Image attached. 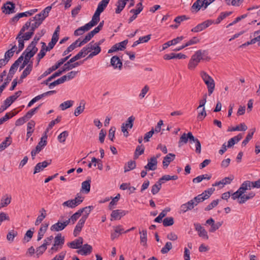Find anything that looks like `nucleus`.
Returning a JSON list of instances; mask_svg holds the SVG:
<instances>
[{
  "instance_id": "obj_1",
  "label": "nucleus",
  "mask_w": 260,
  "mask_h": 260,
  "mask_svg": "<svg viewBox=\"0 0 260 260\" xmlns=\"http://www.w3.org/2000/svg\"><path fill=\"white\" fill-rule=\"evenodd\" d=\"M201 76L207 85L208 90V94L210 95L213 92L215 88V82L214 80L206 72L202 71Z\"/></svg>"
},
{
  "instance_id": "obj_2",
  "label": "nucleus",
  "mask_w": 260,
  "mask_h": 260,
  "mask_svg": "<svg viewBox=\"0 0 260 260\" xmlns=\"http://www.w3.org/2000/svg\"><path fill=\"white\" fill-rule=\"evenodd\" d=\"M104 24V21L102 20L101 21L99 24V25L94 28V29H93L92 31L88 33L84 38L83 39V40L79 44V46H81L82 45L86 44L88 41H89L93 36L100 32V30L102 29V28L103 27Z\"/></svg>"
},
{
  "instance_id": "obj_3",
  "label": "nucleus",
  "mask_w": 260,
  "mask_h": 260,
  "mask_svg": "<svg viewBox=\"0 0 260 260\" xmlns=\"http://www.w3.org/2000/svg\"><path fill=\"white\" fill-rule=\"evenodd\" d=\"M205 54H207V50H199L195 52L191 58L194 59V61L196 62V64H198L201 60L209 61L211 59L209 56L202 57V55L205 56Z\"/></svg>"
},
{
  "instance_id": "obj_4",
  "label": "nucleus",
  "mask_w": 260,
  "mask_h": 260,
  "mask_svg": "<svg viewBox=\"0 0 260 260\" xmlns=\"http://www.w3.org/2000/svg\"><path fill=\"white\" fill-rule=\"evenodd\" d=\"M194 137L193 136L191 132H189L188 133H183L180 137L179 142L178 146L181 147L184 144H186L188 142L192 143V141L194 140Z\"/></svg>"
},
{
  "instance_id": "obj_5",
  "label": "nucleus",
  "mask_w": 260,
  "mask_h": 260,
  "mask_svg": "<svg viewBox=\"0 0 260 260\" xmlns=\"http://www.w3.org/2000/svg\"><path fill=\"white\" fill-rule=\"evenodd\" d=\"M213 23H214V20H213L212 19L207 20L203 22L202 23L198 24L196 26L192 28L191 29V31L192 32H198L201 31L206 29L209 26H210Z\"/></svg>"
},
{
  "instance_id": "obj_6",
  "label": "nucleus",
  "mask_w": 260,
  "mask_h": 260,
  "mask_svg": "<svg viewBox=\"0 0 260 260\" xmlns=\"http://www.w3.org/2000/svg\"><path fill=\"white\" fill-rule=\"evenodd\" d=\"M15 5L12 2H7L2 7L3 13L10 14L15 13Z\"/></svg>"
},
{
  "instance_id": "obj_7",
  "label": "nucleus",
  "mask_w": 260,
  "mask_h": 260,
  "mask_svg": "<svg viewBox=\"0 0 260 260\" xmlns=\"http://www.w3.org/2000/svg\"><path fill=\"white\" fill-rule=\"evenodd\" d=\"M86 219V215H83L80 219L74 230L73 235L75 237H77L79 234Z\"/></svg>"
},
{
  "instance_id": "obj_8",
  "label": "nucleus",
  "mask_w": 260,
  "mask_h": 260,
  "mask_svg": "<svg viewBox=\"0 0 260 260\" xmlns=\"http://www.w3.org/2000/svg\"><path fill=\"white\" fill-rule=\"evenodd\" d=\"M128 211L119 209L113 210L111 214V220H119L122 217L128 213Z\"/></svg>"
},
{
  "instance_id": "obj_9",
  "label": "nucleus",
  "mask_w": 260,
  "mask_h": 260,
  "mask_svg": "<svg viewBox=\"0 0 260 260\" xmlns=\"http://www.w3.org/2000/svg\"><path fill=\"white\" fill-rule=\"evenodd\" d=\"M23 56L22 55L20 56L15 61V62L12 64L11 67H10L9 74L8 76L11 77L13 78V75L17 71V68L20 64V63L23 61Z\"/></svg>"
},
{
  "instance_id": "obj_10",
  "label": "nucleus",
  "mask_w": 260,
  "mask_h": 260,
  "mask_svg": "<svg viewBox=\"0 0 260 260\" xmlns=\"http://www.w3.org/2000/svg\"><path fill=\"white\" fill-rule=\"evenodd\" d=\"M92 249V247L90 245L85 244L76 252L82 255H88L91 253Z\"/></svg>"
},
{
  "instance_id": "obj_11",
  "label": "nucleus",
  "mask_w": 260,
  "mask_h": 260,
  "mask_svg": "<svg viewBox=\"0 0 260 260\" xmlns=\"http://www.w3.org/2000/svg\"><path fill=\"white\" fill-rule=\"evenodd\" d=\"M194 225L196 230L198 232V235L200 237L206 240L209 239L207 232L205 230L204 227L202 226V225L199 223H194Z\"/></svg>"
},
{
  "instance_id": "obj_12",
  "label": "nucleus",
  "mask_w": 260,
  "mask_h": 260,
  "mask_svg": "<svg viewBox=\"0 0 260 260\" xmlns=\"http://www.w3.org/2000/svg\"><path fill=\"white\" fill-rule=\"evenodd\" d=\"M83 243V239L81 237H79L78 239L69 242L67 243V245L71 248L72 249H80Z\"/></svg>"
},
{
  "instance_id": "obj_13",
  "label": "nucleus",
  "mask_w": 260,
  "mask_h": 260,
  "mask_svg": "<svg viewBox=\"0 0 260 260\" xmlns=\"http://www.w3.org/2000/svg\"><path fill=\"white\" fill-rule=\"evenodd\" d=\"M47 135L46 134H44V135L41 139L40 141L38 143L35 149L32 150L36 152L37 153H39L47 144Z\"/></svg>"
},
{
  "instance_id": "obj_14",
  "label": "nucleus",
  "mask_w": 260,
  "mask_h": 260,
  "mask_svg": "<svg viewBox=\"0 0 260 260\" xmlns=\"http://www.w3.org/2000/svg\"><path fill=\"white\" fill-rule=\"evenodd\" d=\"M94 42L93 41H92V42H91L90 43H89L88 44V50L87 51H89V52L91 51V50H93V51L91 52L88 55V56L85 58L83 60H82L83 62L86 60H87L88 59H90V58H92L93 56L99 54L100 52V48H93V46H92V44Z\"/></svg>"
},
{
  "instance_id": "obj_15",
  "label": "nucleus",
  "mask_w": 260,
  "mask_h": 260,
  "mask_svg": "<svg viewBox=\"0 0 260 260\" xmlns=\"http://www.w3.org/2000/svg\"><path fill=\"white\" fill-rule=\"evenodd\" d=\"M187 56L181 53H171L170 54H166L164 55V59L165 60H170L171 59L178 58V59H185Z\"/></svg>"
},
{
  "instance_id": "obj_16",
  "label": "nucleus",
  "mask_w": 260,
  "mask_h": 260,
  "mask_svg": "<svg viewBox=\"0 0 260 260\" xmlns=\"http://www.w3.org/2000/svg\"><path fill=\"white\" fill-rule=\"evenodd\" d=\"M111 65L114 68V69L118 68L121 70L122 67V62L120 59L119 57L117 56H113L111 58Z\"/></svg>"
},
{
  "instance_id": "obj_17",
  "label": "nucleus",
  "mask_w": 260,
  "mask_h": 260,
  "mask_svg": "<svg viewBox=\"0 0 260 260\" xmlns=\"http://www.w3.org/2000/svg\"><path fill=\"white\" fill-rule=\"evenodd\" d=\"M194 202L190 200L181 206L180 213H185L188 210H191L194 208Z\"/></svg>"
},
{
  "instance_id": "obj_18",
  "label": "nucleus",
  "mask_w": 260,
  "mask_h": 260,
  "mask_svg": "<svg viewBox=\"0 0 260 260\" xmlns=\"http://www.w3.org/2000/svg\"><path fill=\"white\" fill-rule=\"evenodd\" d=\"M246 190L242 183L239 188L233 193H232V199L235 200L237 199H239L243 194L246 192Z\"/></svg>"
},
{
  "instance_id": "obj_19",
  "label": "nucleus",
  "mask_w": 260,
  "mask_h": 260,
  "mask_svg": "<svg viewBox=\"0 0 260 260\" xmlns=\"http://www.w3.org/2000/svg\"><path fill=\"white\" fill-rule=\"evenodd\" d=\"M184 39L183 36L178 37L176 38H175L171 41H168L167 42L164 43L162 45V50H165L168 48L169 47L174 45L180 42Z\"/></svg>"
},
{
  "instance_id": "obj_20",
  "label": "nucleus",
  "mask_w": 260,
  "mask_h": 260,
  "mask_svg": "<svg viewBox=\"0 0 260 260\" xmlns=\"http://www.w3.org/2000/svg\"><path fill=\"white\" fill-rule=\"evenodd\" d=\"M175 156L176 155L175 154L170 153L164 157L162 161V165L164 169H166L169 165L170 163L174 160Z\"/></svg>"
},
{
  "instance_id": "obj_21",
  "label": "nucleus",
  "mask_w": 260,
  "mask_h": 260,
  "mask_svg": "<svg viewBox=\"0 0 260 260\" xmlns=\"http://www.w3.org/2000/svg\"><path fill=\"white\" fill-rule=\"evenodd\" d=\"M11 200L12 197L10 194H5L4 195L1 200L0 209L7 207L9 204H10Z\"/></svg>"
},
{
  "instance_id": "obj_22",
  "label": "nucleus",
  "mask_w": 260,
  "mask_h": 260,
  "mask_svg": "<svg viewBox=\"0 0 260 260\" xmlns=\"http://www.w3.org/2000/svg\"><path fill=\"white\" fill-rule=\"evenodd\" d=\"M243 136L242 134H239L237 136H235L230 139L228 142L227 147L231 148L235 144L237 143L242 139Z\"/></svg>"
},
{
  "instance_id": "obj_23",
  "label": "nucleus",
  "mask_w": 260,
  "mask_h": 260,
  "mask_svg": "<svg viewBox=\"0 0 260 260\" xmlns=\"http://www.w3.org/2000/svg\"><path fill=\"white\" fill-rule=\"evenodd\" d=\"M76 61H77V60L74 59V58L72 57L66 62L67 66L68 67L69 70H71L83 63L82 61L75 62Z\"/></svg>"
},
{
  "instance_id": "obj_24",
  "label": "nucleus",
  "mask_w": 260,
  "mask_h": 260,
  "mask_svg": "<svg viewBox=\"0 0 260 260\" xmlns=\"http://www.w3.org/2000/svg\"><path fill=\"white\" fill-rule=\"evenodd\" d=\"M65 239L64 237L61 236V234H58L54 238V244L55 245L58 246L61 248H62L63 245L64 243Z\"/></svg>"
},
{
  "instance_id": "obj_25",
  "label": "nucleus",
  "mask_w": 260,
  "mask_h": 260,
  "mask_svg": "<svg viewBox=\"0 0 260 260\" xmlns=\"http://www.w3.org/2000/svg\"><path fill=\"white\" fill-rule=\"evenodd\" d=\"M88 50V45L85 47H84L75 56L73 57L74 59H76L78 60L80 59L81 57H85L89 52V51H87Z\"/></svg>"
},
{
  "instance_id": "obj_26",
  "label": "nucleus",
  "mask_w": 260,
  "mask_h": 260,
  "mask_svg": "<svg viewBox=\"0 0 260 260\" xmlns=\"http://www.w3.org/2000/svg\"><path fill=\"white\" fill-rule=\"evenodd\" d=\"M128 0H118L117 2V8L115 10L116 14H119L123 10Z\"/></svg>"
},
{
  "instance_id": "obj_27",
  "label": "nucleus",
  "mask_w": 260,
  "mask_h": 260,
  "mask_svg": "<svg viewBox=\"0 0 260 260\" xmlns=\"http://www.w3.org/2000/svg\"><path fill=\"white\" fill-rule=\"evenodd\" d=\"M90 183H91V179L90 178L88 180L83 181L81 185V191H83L85 193H88L89 192L90 190Z\"/></svg>"
},
{
  "instance_id": "obj_28",
  "label": "nucleus",
  "mask_w": 260,
  "mask_h": 260,
  "mask_svg": "<svg viewBox=\"0 0 260 260\" xmlns=\"http://www.w3.org/2000/svg\"><path fill=\"white\" fill-rule=\"evenodd\" d=\"M109 1L110 0H102L99 3L95 11L100 14L102 13L107 7Z\"/></svg>"
},
{
  "instance_id": "obj_29",
  "label": "nucleus",
  "mask_w": 260,
  "mask_h": 260,
  "mask_svg": "<svg viewBox=\"0 0 260 260\" xmlns=\"http://www.w3.org/2000/svg\"><path fill=\"white\" fill-rule=\"evenodd\" d=\"M247 129V126L244 123H241L239 125H237L235 127H229L228 132H234V131H245Z\"/></svg>"
},
{
  "instance_id": "obj_30",
  "label": "nucleus",
  "mask_w": 260,
  "mask_h": 260,
  "mask_svg": "<svg viewBox=\"0 0 260 260\" xmlns=\"http://www.w3.org/2000/svg\"><path fill=\"white\" fill-rule=\"evenodd\" d=\"M255 128L250 129L246 136L245 139L242 143V146H245L249 141L252 138L253 135L255 132Z\"/></svg>"
},
{
  "instance_id": "obj_31",
  "label": "nucleus",
  "mask_w": 260,
  "mask_h": 260,
  "mask_svg": "<svg viewBox=\"0 0 260 260\" xmlns=\"http://www.w3.org/2000/svg\"><path fill=\"white\" fill-rule=\"evenodd\" d=\"M140 234V243L144 246H147V230L146 229L143 230L142 231H139Z\"/></svg>"
},
{
  "instance_id": "obj_32",
  "label": "nucleus",
  "mask_w": 260,
  "mask_h": 260,
  "mask_svg": "<svg viewBox=\"0 0 260 260\" xmlns=\"http://www.w3.org/2000/svg\"><path fill=\"white\" fill-rule=\"evenodd\" d=\"M49 224L46 223L45 224H41V226L38 232V238L37 241H39L42 239L43 238L44 234L45 233L46 231H47V229L48 228Z\"/></svg>"
},
{
  "instance_id": "obj_33",
  "label": "nucleus",
  "mask_w": 260,
  "mask_h": 260,
  "mask_svg": "<svg viewBox=\"0 0 260 260\" xmlns=\"http://www.w3.org/2000/svg\"><path fill=\"white\" fill-rule=\"evenodd\" d=\"M100 13L96 11L95 12L94 14L92 16V20L89 22H88V23L91 26V27L96 25L100 21Z\"/></svg>"
},
{
  "instance_id": "obj_34",
  "label": "nucleus",
  "mask_w": 260,
  "mask_h": 260,
  "mask_svg": "<svg viewBox=\"0 0 260 260\" xmlns=\"http://www.w3.org/2000/svg\"><path fill=\"white\" fill-rule=\"evenodd\" d=\"M85 209L86 208H81L71 216V219L73 223H74L77 221L82 213L85 210Z\"/></svg>"
},
{
  "instance_id": "obj_35",
  "label": "nucleus",
  "mask_w": 260,
  "mask_h": 260,
  "mask_svg": "<svg viewBox=\"0 0 260 260\" xmlns=\"http://www.w3.org/2000/svg\"><path fill=\"white\" fill-rule=\"evenodd\" d=\"M47 244L44 243L42 245L37 248L36 249V256L39 258L40 255H42L47 249Z\"/></svg>"
},
{
  "instance_id": "obj_36",
  "label": "nucleus",
  "mask_w": 260,
  "mask_h": 260,
  "mask_svg": "<svg viewBox=\"0 0 260 260\" xmlns=\"http://www.w3.org/2000/svg\"><path fill=\"white\" fill-rule=\"evenodd\" d=\"M135 119V117L133 116L129 117L125 121V123H122V126H123L125 128H132L133 126Z\"/></svg>"
},
{
  "instance_id": "obj_37",
  "label": "nucleus",
  "mask_w": 260,
  "mask_h": 260,
  "mask_svg": "<svg viewBox=\"0 0 260 260\" xmlns=\"http://www.w3.org/2000/svg\"><path fill=\"white\" fill-rule=\"evenodd\" d=\"M207 199L206 196L202 192L201 194L198 195L191 200L194 202V205L197 206L199 203L202 202Z\"/></svg>"
},
{
  "instance_id": "obj_38",
  "label": "nucleus",
  "mask_w": 260,
  "mask_h": 260,
  "mask_svg": "<svg viewBox=\"0 0 260 260\" xmlns=\"http://www.w3.org/2000/svg\"><path fill=\"white\" fill-rule=\"evenodd\" d=\"M148 167H150L151 171H154L157 168V161L156 160V157H151L148 159Z\"/></svg>"
},
{
  "instance_id": "obj_39",
  "label": "nucleus",
  "mask_w": 260,
  "mask_h": 260,
  "mask_svg": "<svg viewBox=\"0 0 260 260\" xmlns=\"http://www.w3.org/2000/svg\"><path fill=\"white\" fill-rule=\"evenodd\" d=\"M65 228L62 224V223L60 221H58L57 223L53 224L50 228L51 231L54 232L62 231Z\"/></svg>"
},
{
  "instance_id": "obj_40",
  "label": "nucleus",
  "mask_w": 260,
  "mask_h": 260,
  "mask_svg": "<svg viewBox=\"0 0 260 260\" xmlns=\"http://www.w3.org/2000/svg\"><path fill=\"white\" fill-rule=\"evenodd\" d=\"M232 13V12H221L216 20L215 21H214L213 23L216 24L220 23L222 20L225 19L226 17L230 16Z\"/></svg>"
},
{
  "instance_id": "obj_41",
  "label": "nucleus",
  "mask_w": 260,
  "mask_h": 260,
  "mask_svg": "<svg viewBox=\"0 0 260 260\" xmlns=\"http://www.w3.org/2000/svg\"><path fill=\"white\" fill-rule=\"evenodd\" d=\"M136 167V162L135 160H129L128 161L127 164L125 165L124 169V172H127L128 171H129L131 170H132L134 169Z\"/></svg>"
},
{
  "instance_id": "obj_42",
  "label": "nucleus",
  "mask_w": 260,
  "mask_h": 260,
  "mask_svg": "<svg viewBox=\"0 0 260 260\" xmlns=\"http://www.w3.org/2000/svg\"><path fill=\"white\" fill-rule=\"evenodd\" d=\"M36 44L30 43L26 47V50L34 56L38 51V48L36 47Z\"/></svg>"
},
{
  "instance_id": "obj_43",
  "label": "nucleus",
  "mask_w": 260,
  "mask_h": 260,
  "mask_svg": "<svg viewBox=\"0 0 260 260\" xmlns=\"http://www.w3.org/2000/svg\"><path fill=\"white\" fill-rule=\"evenodd\" d=\"M17 114V112H10L7 113L5 115L0 118V125L3 124L4 122L7 121L8 120L11 119L14 116H15Z\"/></svg>"
},
{
  "instance_id": "obj_44",
  "label": "nucleus",
  "mask_w": 260,
  "mask_h": 260,
  "mask_svg": "<svg viewBox=\"0 0 260 260\" xmlns=\"http://www.w3.org/2000/svg\"><path fill=\"white\" fill-rule=\"evenodd\" d=\"M202 0H197L191 6V10L192 12H195L196 13L199 12L200 10L203 8L202 3Z\"/></svg>"
},
{
  "instance_id": "obj_45",
  "label": "nucleus",
  "mask_w": 260,
  "mask_h": 260,
  "mask_svg": "<svg viewBox=\"0 0 260 260\" xmlns=\"http://www.w3.org/2000/svg\"><path fill=\"white\" fill-rule=\"evenodd\" d=\"M32 230L33 231H31V229L28 230L25 234L24 237L23 239V242L24 243L25 242H28L31 239L34 234V228H32Z\"/></svg>"
},
{
  "instance_id": "obj_46",
  "label": "nucleus",
  "mask_w": 260,
  "mask_h": 260,
  "mask_svg": "<svg viewBox=\"0 0 260 260\" xmlns=\"http://www.w3.org/2000/svg\"><path fill=\"white\" fill-rule=\"evenodd\" d=\"M23 56V61L27 63V64L30 63L31 61H32V60H30V59L34 56L33 55H31L28 51H27L26 49L25 51L23 52L22 54L21 55Z\"/></svg>"
},
{
  "instance_id": "obj_47",
  "label": "nucleus",
  "mask_w": 260,
  "mask_h": 260,
  "mask_svg": "<svg viewBox=\"0 0 260 260\" xmlns=\"http://www.w3.org/2000/svg\"><path fill=\"white\" fill-rule=\"evenodd\" d=\"M12 143L11 138L10 136L7 137L5 141H4L0 144V151H3L10 145H11Z\"/></svg>"
},
{
  "instance_id": "obj_48",
  "label": "nucleus",
  "mask_w": 260,
  "mask_h": 260,
  "mask_svg": "<svg viewBox=\"0 0 260 260\" xmlns=\"http://www.w3.org/2000/svg\"><path fill=\"white\" fill-rule=\"evenodd\" d=\"M26 66V68L23 70L22 73V77H24V76L27 77L28 75L30 74L33 68V61H31L30 63L27 64Z\"/></svg>"
},
{
  "instance_id": "obj_49",
  "label": "nucleus",
  "mask_w": 260,
  "mask_h": 260,
  "mask_svg": "<svg viewBox=\"0 0 260 260\" xmlns=\"http://www.w3.org/2000/svg\"><path fill=\"white\" fill-rule=\"evenodd\" d=\"M242 183L243 184L246 190L248 189L250 190L251 188H256V186L255 185V181L246 180L244 181Z\"/></svg>"
},
{
  "instance_id": "obj_50",
  "label": "nucleus",
  "mask_w": 260,
  "mask_h": 260,
  "mask_svg": "<svg viewBox=\"0 0 260 260\" xmlns=\"http://www.w3.org/2000/svg\"><path fill=\"white\" fill-rule=\"evenodd\" d=\"M45 33L46 30L44 29H42L40 32H37L31 43L37 44L41 38L43 36Z\"/></svg>"
},
{
  "instance_id": "obj_51",
  "label": "nucleus",
  "mask_w": 260,
  "mask_h": 260,
  "mask_svg": "<svg viewBox=\"0 0 260 260\" xmlns=\"http://www.w3.org/2000/svg\"><path fill=\"white\" fill-rule=\"evenodd\" d=\"M144 147L143 145L139 146L138 145L136 149L135 154H134V158L136 159L138 158L139 155H142L144 152Z\"/></svg>"
},
{
  "instance_id": "obj_52",
  "label": "nucleus",
  "mask_w": 260,
  "mask_h": 260,
  "mask_svg": "<svg viewBox=\"0 0 260 260\" xmlns=\"http://www.w3.org/2000/svg\"><path fill=\"white\" fill-rule=\"evenodd\" d=\"M85 103L83 101H81L80 104V106L76 108L75 110L74 115L75 116H78L79 115L81 114L84 109Z\"/></svg>"
},
{
  "instance_id": "obj_53",
  "label": "nucleus",
  "mask_w": 260,
  "mask_h": 260,
  "mask_svg": "<svg viewBox=\"0 0 260 260\" xmlns=\"http://www.w3.org/2000/svg\"><path fill=\"white\" fill-rule=\"evenodd\" d=\"M16 39L18 40V49L16 51V53L18 54L23 49L24 47V41L25 40L21 37L17 38V36L16 37Z\"/></svg>"
},
{
  "instance_id": "obj_54",
  "label": "nucleus",
  "mask_w": 260,
  "mask_h": 260,
  "mask_svg": "<svg viewBox=\"0 0 260 260\" xmlns=\"http://www.w3.org/2000/svg\"><path fill=\"white\" fill-rule=\"evenodd\" d=\"M120 195L119 193H118L114 198H112L111 197V199H112V201L110 202L109 205V208L110 210H112L113 208V206L116 205L117 203L120 199Z\"/></svg>"
},
{
  "instance_id": "obj_55",
  "label": "nucleus",
  "mask_w": 260,
  "mask_h": 260,
  "mask_svg": "<svg viewBox=\"0 0 260 260\" xmlns=\"http://www.w3.org/2000/svg\"><path fill=\"white\" fill-rule=\"evenodd\" d=\"M162 222L164 226H170L174 223V219L172 217H168L165 218Z\"/></svg>"
},
{
  "instance_id": "obj_56",
  "label": "nucleus",
  "mask_w": 260,
  "mask_h": 260,
  "mask_svg": "<svg viewBox=\"0 0 260 260\" xmlns=\"http://www.w3.org/2000/svg\"><path fill=\"white\" fill-rule=\"evenodd\" d=\"M161 188V183L158 181L152 186L151 193L154 195L157 193Z\"/></svg>"
},
{
  "instance_id": "obj_57",
  "label": "nucleus",
  "mask_w": 260,
  "mask_h": 260,
  "mask_svg": "<svg viewBox=\"0 0 260 260\" xmlns=\"http://www.w3.org/2000/svg\"><path fill=\"white\" fill-rule=\"evenodd\" d=\"M18 235V232L14 230H11L10 231L7 235V239L10 242L14 241V239L15 237Z\"/></svg>"
},
{
  "instance_id": "obj_58",
  "label": "nucleus",
  "mask_w": 260,
  "mask_h": 260,
  "mask_svg": "<svg viewBox=\"0 0 260 260\" xmlns=\"http://www.w3.org/2000/svg\"><path fill=\"white\" fill-rule=\"evenodd\" d=\"M74 101H67L66 102H63L59 105V107L61 108L62 110H65L66 109L70 108L73 105Z\"/></svg>"
},
{
  "instance_id": "obj_59",
  "label": "nucleus",
  "mask_w": 260,
  "mask_h": 260,
  "mask_svg": "<svg viewBox=\"0 0 260 260\" xmlns=\"http://www.w3.org/2000/svg\"><path fill=\"white\" fill-rule=\"evenodd\" d=\"M42 105V104H41L39 105L38 106H37V107L33 108V109H31L30 110H29V111H28L25 115V117L27 118L28 119H30L35 114V113L39 109V108L41 107Z\"/></svg>"
},
{
  "instance_id": "obj_60",
  "label": "nucleus",
  "mask_w": 260,
  "mask_h": 260,
  "mask_svg": "<svg viewBox=\"0 0 260 260\" xmlns=\"http://www.w3.org/2000/svg\"><path fill=\"white\" fill-rule=\"evenodd\" d=\"M76 203L78 202H76L75 200H69L63 203L62 205L63 206H67L71 208H74L77 207Z\"/></svg>"
},
{
  "instance_id": "obj_61",
  "label": "nucleus",
  "mask_w": 260,
  "mask_h": 260,
  "mask_svg": "<svg viewBox=\"0 0 260 260\" xmlns=\"http://www.w3.org/2000/svg\"><path fill=\"white\" fill-rule=\"evenodd\" d=\"M91 162L92 163H94L93 165L94 167H95L97 164L98 168L100 170H103V165L102 161L101 159L96 158L94 157H93L91 159Z\"/></svg>"
},
{
  "instance_id": "obj_62",
  "label": "nucleus",
  "mask_w": 260,
  "mask_h": 260,
  "mask_svg": "<svg viewBox=\"0 0 260 260\" xmlns=\"http://www.w3.org/2000/svg\"><path fill=\"white\" fill-rule=\"evenodd\" d=\"M52 9V6H48L46 7L43 10H42L39 14L41 15V17L44 18V19L47 17L49 15V13Z\"/></svg>"
},
{
  "instance_id": "obj_63",
  "label": "nucleus",
  "mask_w": 260,
  "mask_h": 260,
  "mask_svg": "<svg viewBox=\"0 0 260 260\" xmlns=\"http://www.w3.org/2000/svg\"><path fill=\"white\" fill-rule=\"evenodd\" d=\"M172 248V244L170 242H167L165 246L161 249V252L162 254L168 253Z\"/></svg>"
},
{
  "instance_id": "obj_64",
  "label": "nucleus",
  "mask_w": 260,
  "mask_h": 260,
  "mask_svg": "<svg viewBox=\"0 0 260 260\" xmlns=\"http://www.w3.org/2000/svg\"><path fill=\"white\" fill-rule=\"evenodd\" d=\"M68 136L69 132L67 131H63L58 136V140L60 143H63Z\"/></svg>"
}]
</instances>
